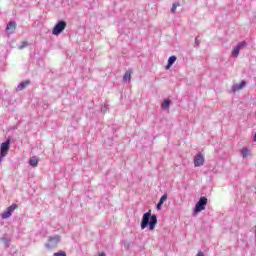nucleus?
<instances>
[{"instance_id":"obj_9","label":"nucleus","mask_w":256,"mask_h":256,"mask_svg":"<svg viewBox=\"0 0 256 256\" xmlns=\"http://www.w3.org/2000/svg\"><path fill=\"white\" fill-rule=\"evenodd\" d=\"M17 28V23L15 22H9L6 26V31L9 35L15 33V29Z\"/></svg>"},{"instance_id":"obj_23","label":"nucleus","mask_w":256,"mask_h":256,"mask_svg":"<svg viewBox=\"0 0 256 256\" xmlns=\"http://www.w3.org/2000/svg\"><path fill=\"white\" fill-rule=\"evenodd\" d=\"M28 43L27 42H22V44L19 46V49H25L27 47Z\"/></svg>"},{"instance_id":"obj_1","label":"nucleus","mask_w":256,"mask_h":256,"mask_svg":"<svg viewBox=\"0 0 256 256\" xmlns=\"http://www.w3.org/2000/svg\"><path fill=\"white\" fill-rule=\"evenodd\" d=\"M157 226V215H151V210L143 214L142 221L140 224L141 229H147L149 227V231H155V227Z\"/></svg>"},{"instance_id":"obj_15","label":"nucleus","mask_w":256,"mask_h":256,"mask_svg":"<svg viewBox=\"0 0 256 256\" xmlns=\"http://www.w3.org/2000/svg\"><path fill=\"white\" fill-rule=\"evenodd\" d=\"M133 72L131 70H127L126 73L124 74L123 80L124 81H131V74Z\"/></svg>"},{"instance_id":"obj_20","label":"nucleus","mask_w":256,"mask_h":256,"mask_svg":"<svg viewBox=\"0 0 256 256\" xmlns=\"http://www.w3.org/2000/svg\"><path fill=\"white\" fill-rule=\"evenodd\" d=\"M165 201H167V194H163L162 197L160 198L159 202L160 203H165Z\"/></svg>"},{"instance_id":"obj_2","label":"nucleus","mask_w":256,"mask_h":256,"mask_svg":"<svg viewBox=\"0 0 256 256\" xmlns=\"http://www.w3.org/2000/svg\"><path fill=\"white\" fill-rule=\"evenodd\" d=\"M67 27V22L60 20L58 23L55 24L54 28L52 29V35H61L62 31H65Z\"/></svg>"},{"instance_id":"obj_26","label":"nucleus","mask_w":256,"mask_h":256,"mask_svg":"<svg viewBox=\"0 0 256 256\" xmlns=\"http://www.w3.org/2000/svg\"><path fill=\"white\" fill-rule=\"evenodd\" d=\"M2 241H3V243L5 244V245H8V243H9V239H7V238H2Z\"/></svg>"},{"instance_id":"obj_4","label":"nucleus","mask_w":256,"mask_h":256,"mask_svg":"<svg viewBox=\"0 0 256 256\" xmlns=\"http://www.w3.org/2000/svg\"><path fill=\"white\" fill-rule=\"evenodd\" d=\"M61 241V236L60 235H54L50 236L48 238V243L45 245L47 249H54V247H57Z\"/></svg>"},{"instance_id":"obj_16","label":"nucleus","mask_w":256,"mask_h":256,"mask_svg":"<svg viewBox=\"0 0 256 256\" xmlns=\"http://www.w3.org/2000/svg\"><path fill=\"white\" fill-rule=\"evenodd\" d=\"M179 6H180L179 2L173 3L171 8V13H175V11H177V7Z\"/></svg>"},{"instance_id":"obj_7","label":"nucleus","mask_w":256,"mask_h":256,"mask_svg":"<svg viewBox=\"0 0 256 256\" xmlns=\"http://www.w3.org/2000/svg\"><path fill=\"white\" fill-rule=\"evenodd\" d=\"M205 164V157L203 156V154L198 153L195 155L194 157V165L196 167H201Z\"/></svg>"},{"instance_id":"obj_19","label":"nucleus","mask_w":256,"mask_h":256,"mask_svg":"<svg viewBox=\"0 0 256 256\" xmlns=\"http://www.w3.org/2000/svg\"><path fill=\"white\" fill-rule=\"evenodd\" d=\"M236 47L241 50V49H243V47H247V42H245V41L239 42Z\"/></svg>"},{"instance_id":"obj_14","label":"nucleus","mask_w":256,"mask_h":256,"mask_svg":"<svg viewBox=\"0 0 256 256\" xmlns=\"http://www.w3.org/2000/svg\"><path fill=\"white\" fill-rule=\"evenodd\" d=\"M29 165L31 167H37V165H39V160H37V158L35 157H32L30 160H29Z\"/></svg>"},{"instance_id":"obj_12","label":"nucleus","mask_w":256,"mask_h":256,"mask_svg":"<svg viewBox=\"0 0 256 256\" xmlns=\"http://www.w3.org/2000/svg\"><path fill=\"white\" fill-rule=\"evenodd\" d=\"M177 61V56H170L168 59V64L166 66V69H171L173 67V64Z\"/></svg>"},{"instance_id":"obj_25","label":"nucleus","mask_w":256,"mask_h":256,"mask_svg":"<svg viewBox=\"0 0 256 256\" xmlns=\"http://www.w3.org/2000/svg\"><path fill=\"white\" fill-rule=\"evenodd\" d=\"M200 43L199 39L195 38V47H199Z\"/></svg>"},{"instance_id":"obj_17","label":"nucleus","mask_w":256,"mask_h":256,"mask_svg":"<svg viewBox=\"0 0 256 256\" xmlns=\"http://www.w3.org/2000/svg\"><path fill=\"white\" fill-rule=\"evenodd\" d=\"M239 51H241L237 46L233 49L232 51V56L233 57H238L239 56Z\"/></svg>"},{"instance_id":"obj_21","label":"nucleus","mask_w":256,"mask_h":256,"mask_svg":"<svg viewBox=\"0 0 256 256\" xmlns=\"http://www.w3.org/2000/svg\"><path fill=\"white\" fill-rule=\"evenodd\" d=\"M108 109H109V108H108L107 104H105L104 106H102L101 112H102V113H107V110H108Z\"/></svg>"},{"instance_id":"obj_22","label":"nucleus","mask_w":256,"mask_h":256,"mask_svg":"<svg viewBox=\"0 0 256 256\" xmlns=\"http://www.w3.org/2000/svg\"><path fill=\"white\" fill-rule=\"evenodd\" d=\"M54 256H67V254L63 251L54 253Z\"/></svg>"},{"instance_id":"obj_3","label":"nucleus","mask_w":256,"mask_h":256,"mask_svg":"<svg viewBox=\"0 0 256 256\" xmlns=\"http://www.w3.org/2000/svg\"><path fill=\"white\" fill-rule=\"evenodd\" d=\"M9 145H11V140L7 139L4 143L1 144L0 147V163L3 162V158L7 157V153H9Z\"/></svg>"},{"instance_id":"obj_24","label":"nucleus","mask_w":256,"mask_h":256,"mask_svg":"<svg viewBox=\"0 0 256 256\" xmlns=\"http://www.w3.org/2000/svg\"><path fill=\"white\" fill-rule=\"evenodd\" d=\"M161 207H163V203L162 202H158L156 205V209H158V211L161 209Z\"/></svg>"},{"instance_id":"obj_13","label":"nucleus","mask_w":256,"mask_h":256,"mask_svg":"<svg viewBox=\"0 0 256 256\" xmlns=\"http://www.w3.org/2000/svg\"><path fill=\"white\" fill-rule=\"evenodd\" d=\"M29 80H26V81H23L21 82L17 88H16V91H23V89H25V87H27L29 85Z\"/></svg>"},{"instance_id":"obj_6","label":"nucleus","mask_w":256,"mask_h":256,"mask_svg":"<svg viewBox=\"0 0 256 256\" xmlns=\"http://www.w3.org/2000/svg\"><path fill=\"white\" fill-rule=\"evenodd\" d=\"M15 209H17V204H12L10 205L6 211H4L1 214V218L2 219H9V217H11V215H13V212L15 211Z\"/></svg>"},{"instance_id":"obj_5","label":"nucleus","mask_w":256,"mask_h":256,"mask_svg":"<svg viewBox=\"0 0 256 256\" xmlns=\"http://www.w3.org/2000/svg\"><path fill=\"white\" fill-rule=\"evenodd\" d=\"M205 207H207V198L200 197L199 201L194 207V213H201V211H205Z\"/></svg>"},{"instance_id":"obj_28","label":"nucleus","mask_w":256,"mask_h":256,"mask_svg":"<svg viewBox=\"0 0 256 256\" xmlns=\"http://www.w3.org/2000/svg\"><path fill=\"white\" fill-rule=\"evenodd\" d=\"M253 141L256 142V133L254 134Z\"/></svg>"},{"instance_id":"obj_10","label":"nucleus","mask_w":256,"mask_h":256,"mask_svg":"<svg viewBox=\"0 0 256 256\" xmlns=\"http://www.w3.org/2000/svg\"><path fill=\"white\" fill-rule=\"evenodd\" d=\"M241 156L243 157V159H247V157H251V149H249L248 147L242 148Z\"/></svg>"},{"instance_id":"obj_11","label":"nucleus","mask_w":256,"mask_h":256,"mask_svg":"<svg viewBox=\"0 0 256 256\" xmlns=\"http://www.w3.org/2000/svg\"><path fill=\"white\" fill-rule=\"evenodd\" d=\"M169 107H171V100L170 99H165L162 103H161V108L164 111H167V109H169Z\"/></svg>"},{"instance_id":"obj_18","label":"nucleus","mask_w":256,"mask_h":256,"mask_svg":"<svg viewBox=\"0 0 256 256\" xmlns=\"http://www.w3.org/2000/svg\"><path fill=\"white\" fill-rule=\"evenodd\" d=\"M236 47L241 50V49H243V47H247V42H245V41L239 42Z\"/></svg>"},{"instance_id":"obj_27","label":"nucleus","mask_w":256,"mask_h":256,"mask_svg":"<svg viewBox=\"0 0 256 256\" xmlns=\"http://www.w3.org/2000/svg\"><path fill=\"white\" fill-rule=\"evenodd\" d=\"M196 256H205V254L203 253V251H198Z\"/></svg>"},{"instance_id":"obj_8","label":"nucleus","mask_w":256,"mask_h":256,"mask_svg":"<svg viewBox=\"0 0 256 256\" xmlns=\"http://www.w3.org/2000/svg\"><path fill=\"white\" fill-rule=\"evenodd\" d=\"M245 85H247V82H245L244 80H242L239 84H234L231 88L232 93H237V91H241V89H244Z\"/></svg>"}]
</instances>
